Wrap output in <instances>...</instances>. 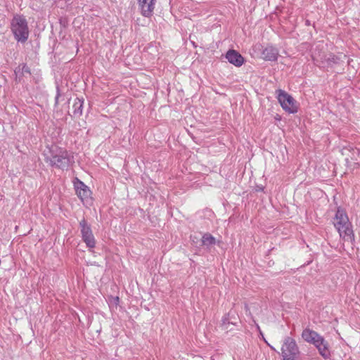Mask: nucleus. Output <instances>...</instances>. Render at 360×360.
<instances>
[{
	"label": "nucleus",
	"instance_id": "nucleus-1",
	"mask_svg": "<svg viewBox=\"0 0 360 360\" xmlns=\"http://www.w3.org/2000/svg\"><path fill=\"white\" fill-rule=\"evenodd\" d=\"M333 224L341 238L347 241L352 240L354 235L351 224L346 212L343 210L338 209Z\"/></svg>",
	"mask_w": 360,
	"mask_h": 360
},
{
	"label": "nucleus",
	"instance_id": "nucleus-2",
	"mask_svg": "<svg viewBox=\"0 0 360 360\" xmlns=\"http://www.w3.org/2000/svg\"><path fill=\"white\" fill-rule=\"evenodd\" d=\"M11 30L18 42L24 43L29 37L28 23L23 15L16 14L13 16L11 21Z\"/></svg>",
	"mask_w": 360,
	"mask_h": 360
},
{
	"label": "nucleus",
	"instance_id": "nucleus-3",
	"mask_svg": "<svg viewBox=\"0 0 360 360\" xmlns=\"http://www.w3.org/2000/svg\"><path fill=\"white\" fill-rule=\"evenodd\" d=\"M46 161L51 165L64 169L73 162V156L66 150L58 149L51 151V157H46Z\"/></svg>",
	"mask_w": 360,
	"mask_h": 360
},
{
	"label": "nucleus",
	"instance_id": "nucleus-4",
	"mask_svg": "<svg viewBox=\"0 0 360 360\" xmlns=\"http://www.w3.org/2000/svg\"><path fill=\"white\" fill-rule=\"evenodd\" d=\"M277 98L283 110L289 113H295L297 111V107L294 98L283 90L276 91Z\"/></svg>",
	"mask_w": 360,
	"mask_h": 360
},
{
	"label": "nucleus",
	"instance_id": "nucleus-5",
	"mask_svg": "<svg viewBox=\"0 0 360 360\" xmlns=\"http://www.w3.org/2000/svg\"><path fill=\"white\" fill-rule=\"evenodd\" d=\"M299 353V348L295 340L290 337L285 338L281 347V354L283 359H288V357H296Z\"/></svg>",
	"mask_w": 360,
	"mask_h": 360
},
{
	"label": "nucleus",
	"instance_id": "nucleus-6",
	"mask_svg": "<svg viewBox=\"0 0 360 360\" xmlns=\"http://www.w3.org/2000/svg\"><path fill=\"white\" fill-rule=\"evenodd\" d=\"M79 225L84 241L88 247L94 248L95 246V240L90 226L87 224L85 219H82L79 222Z\"/></svg>",
	"mask_w": 360,
	"mask_h": 360
},
{
	"label": "nucleus",
	"instance_id": "nucleus-7",
	"mask_svg": "<svg viewBox=\"0 0 360 360\" xmlns=\"http://www.w3.org/2000/svg\"><path fill=\"white\" fill-rule=\"evenodd\" d=\"M74 186L76 191V193L78 197L81 199L82 201L84 202L88 201L90 198L91 191L89 188L81 181L78 179H75L74 181Z\"/></svg>",
	"mask_w": 360,
	"mask_h": 360
},
{
	"label": "nucleus",
	"instance_id": "nucleus-8",
	"mask_svg": "<svg viewBox=\"0 0 360 360\" xmlns=\"http://www.w3.org/2000/svg\"><path fill=\"white\" fill-rule=\"evenodd\" d=\"M156 0H139L141 13L146 17L150 16L154 11Z\"/></svg>",
	"mask_w": 360,
	"mask_h": 360
},
{
	"label": "nucleus",
	"instance_id": "nucleus-9",
	"mask_svg": "<svg viewBox=\"0 0 360 360\" xmlns=\"http://www.w3.org/2000/svg\"><path fill=\"white\" fill-rule=\"evenodd\" d=\"M226 58L230 63L236 67H240L244 63L243 57L235 50H229L226 54Z\"/></svg>",
	"mask_w": 360,
	"mask_h": 360
},
{
	"label": "nucleus",
	"instance_id": "nucleus-10",
	"mask_svg": "<svg viewBox=\"0 0 360 360\" xmlns=\"http://www.w3.org/2000/svg\"><path fill=\"white\" fill-rule=\"evenodd\" d=\"M302 337L306 342L314 345H317L321 335L314 330L306 328L302 331Z\"/></svg>",
	"mask_w": 360,
	"mask_h": 360
},
{
	"label": "nucleus",
	"instance_id": "nucleus-11",
	"mask_svg": "<svg viewBox=\"0 0 360 360\" xmlns=\"http://www.w3.org/2000/svg\"><path fill=\"white\" fill-rule=\"evenodd\" d=\"M262 58L266 60L275 61L278 56V51L272 46L266 47L262 51Z\"/></svg>",
	"mask_w": 360,
	"mask_h": 360
},
{
	"label": "nucleus",
	"instance_id": "nucleus-12",
	"mask_svg": "<svg viewBox=\"0 0 360 360\" xmlns=\"http://www.w3.org/2000/svg\"><path fill=\"white\" fill-rule=\"evenodd\" d=\"M314 346L318 349L319 354L323 358L326 359L329 357L330 350L328 348V343L321 335L319 339L317 345H314Z\"/></svg>",
	"mask_w": 360,
	"mask_h": 360
},
{
	"label": "nucleus",
	"instance_id": "nucleus-13",
	"mask_svg": "<svg viewBox=\"0 0 360 360\" xmlns=\"http://www.w3.org/2000/svg\"><path fill=\"white\" fill-rule=\"evenodd\" d=\"M84 101L79 98H76L72 105V115L74 117H79L82 114Z\"/></svg>",
	"mask_w": 360,
	"mask_h": 360
},
{
	"label": "nucleus",
	"instance_id": "nucleus-14",
	"mask_svg": "<svg viewBox=\"0 0 360 360\" xmlns=\"http://www.w3.org/2000/svg\"><path fill=\"white\" fill-rule=\"evenodd\" d=\"M215 238L210 233H205L202 236V243L203 245L210 246L215 244Z\"/></svg>",
	"mask_w": 360,
	"mask_h": 360
},
{
	"label": "nucleus",
	"instance_id": "nucleus-15",
	"mask_svg": "<svg viewBox=\"0 0 360 360\" xmlns=\"http://www.w3.org/2000/svg\"><path fill=\"white\" fill-rule=\"evenodd\" d=\"M21 72H22V74H25V73L30 74V70L26 65H22V67L21 68Z\"/></svg>",
	"mask_w": 360,
	"mask_h": 360
},
{
	"label": "nucleus",
	"instance_id": "nucleus-16",
	"mask_svg": "<svg viewBox=\"0 0 360 360\" xmlns=\"http://www.w3.org/2000/svg\"><path fill=\"white\" fill-rule=\"evenodd\" d=\"M229 325V322L227 321L226 319H224L222 320L221 327L224 330H228V326Z\"/></svg>",
	"mask_w": 360,
	"mask_h": 360
},
{
	"label": "nucleus",
	"instance_id": "nucleus-17",
	"mask_svg": "<svg viewBox=\"0 0 360 360\" xmlns=\"http://www.w3.org/2000/svg\"><path fill=\"white\" fill-rule=\"evenodd\" d=\"M58 97H59V94H58L56 97V103H58Z\"/></svg>",
	"mask_w": 360,
	"mask_h": 360
}]
</instances>
